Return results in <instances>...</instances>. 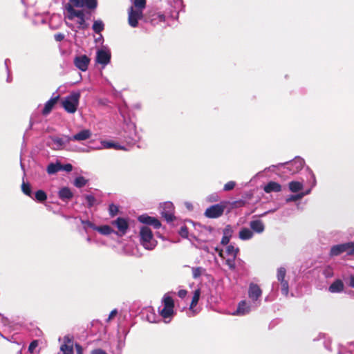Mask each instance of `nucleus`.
<instances>
[{
  "instance_id": "14",
  "label": "nucleus",
  "mask_w": 354,
  "mask_h": 354,
  "mask_svg": "<svg viewBox=\"0 0 354 354\" xmlns=\"http://www.w3.org/2000/svg\"><path fill=\"white\" fill-rule=\"evenodd\" d=\"M201 295L200 289H196L194 292V295L192 297V302L190 304V306L189 310L187 312V315L189 317H193L198 313V310L194 309V307L197 305L199 298Z\"/></svg>"
},
{
  "instance_id": "11",
  "label": "nucleus",
  "mask_w": 354,
  "mask_h": 354,
  "mask_svg": "<svg viewBox=\"0 0 354 354\" xmlns=\"http://www.w3.org/2000/svg\"><path fill=\"white\" fill-rule=\"evenodd\" d=\"M111 52L106 48H101L97 50L96 53V62L102 65L106 66L111 61Z\"/></svg>"
},
{
  "instance_id": "12",
  "label": "nucleus",
  "mask_w": 354,
  "mask_h": 354,
  "mask_svg": "<svg viewBox=\"0 0 354 354\" xmlns=\"http://www.w3.org/2000/svg\"><path fill=\"white\" fill-rule=\"evenodd\" d=\"M128 21L130 26L136 28L138 26V20L142 17V11L139 10H134L131 7L128 12Z\"/></svg>"
},
{
  "instance_id": "25",
  "label": "nucleus",
  "mask_w": 354,
  "mask_h": 354,
  "mask_svg": "<svg viewBox=\"0 0 354 354\" xmlns=\"http://www.w3.org/2000/svg\"><path fill=\"white\" fill-rule=\"evenodd\" d=\"M288 187L290 192H298L303 189L304 184L302 182L291 181L288 183Z\"/></svg>"
},
{
  "instance_id": "15",
  "label": "nucleus",
  "mask_w": 354,
  "mask_h": 354,
  "mask_svg": "<svg viewBox=\"0 0 354 354\" xmlns=\"http://www.w3.org/2000/svg\"><path fill=\"white\" fill-rule=\"evenodd\" d=\"M138 221L143 223L153 226L155 229H159L161 226V223L157 218L149 216L147 214L140 215L138 217Z\"/></svg>"
},
{
  "instance_id": "1",
  "label": "nucleus",
  "mask_w": 354,
  "mask_h": 354,
  "mask_svg": "<svg viewBox=\"0 0 354 354\" xmlns=\"http://www.w3.org/2000/svg\"><path fill=\"white\" fill-rule=\"evenodd\" d=\"M64 14L65 18L71 21L73 20L75 18H77V24L80 29L84 30L88 27L83 10H76L73 8L71 5L65 4L64 6Z\"/></svg>"
},
{
  "instance_id": "28",
  "label": "nucleus",
  "mask_w": 354,
  "mask_h": 354,
  "mask_svg": "<svg viewBox=\"0 0 354 354\" xmlns=\"http://www.w3.org/2000/svg\"><path fill=\"white\" fill-rule=\"evenodd\" d=\"M32 198L37 201V202L42 203L47 199V194L44 191L39 189L35 192L34 196H32Z\"/></svg>"
},
{
  "instance_id": "32",
  "label": "nucleus",
  "mask_w": 354,
  "mask_h": 354,
  "mask_svg": "<svg viewBox=\"0 0 354 354\" xmlns=\"http://www.w3.org/2000/svg\"><path fill=\"white\" fill-rule=\"evenodd\" d=\"M225 252L228 256L237 257V255L239 252V248H235L232 245H228L226 248Z\"/></svg>"
},
{
  "instance_id": "18",
  "label": "nucleus",
  "mask_w": 354,
  "mask_h": 354,
  "mask_svg": "<svg viewBox=\"0 0 354 354\" xmlns=\"http://www.w3.org/2000/svg\"><path fill=\"white\" fill-rule=\"evenodd\" d=\"M263 190L266 193L271 192H279L281 191V185L274 181H270L263 187Z\"/></svg>"
},
{
  "instance_id": "59",
  "label": "nucleus",
  "mask_w": 354,
  "mask_h": 354,
  "mask_svg": "<svg viewBox=\"0 0 354 354\" xmlns=\"http://www.w3.org/2000/svg\"><path fill=\"white\" fill-rule=\"evenodd\" d=\"M230 239H231L230 237L223 235L222 237L221 243L223 245H226L230 243Z\"/></svg>"
},
{
  "instance_id": "34",
  "label": "nucleus",
  "mask_w": 354,
  "mask_h": 354,
  "mask_svg": "<svg viewBox=\"0 0 354 354\" xmlns=\"http://www.w3.org/2000/svg\"><path fill=\"white\" fill-rule=\"evenodd\" d=\"M65 150L70 151H75V152H86L88 151V150H86L84 149H82L76 145L71 144V142H67L65 147Z\"/></svg>"
},
{
  "instance_id": "8",
  "label": "nucleus",
  "mask_w": 354,
  "mask_h": 354,
  "mask_svg": "<svg viewBox=\"0 0 354 354\" xmlns=\"http://www.w3.org/2000/svg\"><path fill=\"white\" fill-rule=\"evenodd\" d=\"M257 308L253 307V304L251 301L242 300L238 304L237 308L234 313H232V315L243 316L250 313L252 310H255Z\"/></svg>"
},
{
  "instance_id": "37",
  "label": "nucleus",
  "mask_w": 354,
  "mask_h": 354,
  "mask_svg": "<svg viewBox=\"0 0 354 354\" xmlns=\"http://www.w3.org/2000/svg\"><path fill=\"white\" fill-rule=\"evenodd\" d=\"M97 6V0H84V7L95 10Z\"/></svg>"
},
{
  "instance_id": "33",
  "label": "nucleus",
  "mask_w": 354,
  "mask_h": 354,
  "mask_svg": "<svg viewBox=\"0 0 354 354\" xmlns=\"http://www.w3.org/2000/svg\"><path fill=\"white\" fill-rule=\"evenodd\" d=\"M344 253L348 255H354V241L344 243Z\"/></svg>"
},
{
  "instance_id": "44",
  "label": "nucleus",
  "mask_w": 354,
  "mask_h": 354,
  "mask_svg": "<svg viewBox=\"0 0 354 354\" xmlns=\"http://www.w3.org/2000/svg\"><path fill=\"white\" fill-rule=\"evenodd\" d=\"M162 302L164 304V306L171 307V308L174 307V300L169 296L165 295L163 297V299H162Z\"/></svg>"
},
{
  "instance_id": "24",
  "label": "nucleus",
  "mask_w": 354,
  "mask_h": 354,
  "mask_svg": "<svg viewBox=\"0 0 354 354\" xmlns=\"http://www.w3.org/2000/svg\"><path fill=\"white\" fill-rule=\"evenodd\" d=\"M61 171V163L56 162L55 163H50L46 168V171L48 174L52 175Z\"/></svg>"
},
{
  "instance_id": "50",
  "label": "nucleus",
  "mask_w": 354,
  "mask_h": 354,
  "mask_svg": "<svg viewBox=\"0 0 354 354\" xmlns=\"http://www.w3.org/2000/svg\"><path fill=\"white\" fill-rule=\"evenodd\" d=\"M233 234V230L230 225H227L223 230V234L226 236L232 237Z\"/></svg>"
},
{
  "instance_id": "22",
  "label": "nucleus",
  "mask_w": 354,
  "mask_h": 354,
  "mask_svg": "<svg viewBox=\"0 0 354 354\" xmlns=\"http://www.w3.org/2000/svg\"><path fill=\"white\" fill-rule=\"evenodd\" d=\"M253 232L247 227H243L239 233V239L243 241L250 240L253 237Z\"/></svg>"
},
{
  "instance_id": "61",
  "label": "nucleus",
  "mask_w": 354,
  "mask_h": 354,
  "mask_svg": "<svg viewBox=\"0 0 354 354\" xmlns=\"http://www.w3.org/2000/svg\"><path fill=\"white\" fill-rule=\"evenodd\" d=\"M91 354H108L102 348H96L92 351Z\"/></svg>"
},
{
  "instance_id": "6",
  "label": "nucleus",
  "mask_w": 354,
  "mask_h": 354,
  "mask_svg": "<svg viewBox=\"0 0 354 354\" xmlns=\"http://www.w3.org/2000/svg\"><path fill=\"white\" fill-rule=\"evenodd\" d=\"M225 207V203H217L207 208L204 214L207 218H218L223 214Z\"/></svg>"
},
{
  "instance_id": "43",
  "label": "nucleus",
  "mask_w": 354,
  "mask_h": 354,
  "mask_svg": "<svg viewBox=\"0 0 354 354\" xmlns=\"http://www.w3.org/2000/svg\"><path fill=\"white\" fill-rule=\"evenodd\" d=\"M304 197V194H301L300 192L294 194V195H290L286 198V203H290L292 201H297L299 200H301Z\"/></svg>"
},
{
  "instance_id": "56",
  "label": "nucleus",
  "mask_w": 354,
  "mask_h": 354,
  "mask_svg": "<svg viewBox=\"0 0 354 354\" xmlns=\"http://www.w3.org/2000/svg\"><path fill=\"white\" fill-rule=\"evenodd\" d=\"M38 346V342L37 340H33L28 346V351L31 353H32L36 348V347Z\"/></svg>"
},
{
  "instance_id": "35",
  "label": "nucleus",
  "mask_w": 354,
  "mask_h": 354,
  "mask_svg": "<svg viewBox=\"0 0 354 354\" xmlns=\"http://www.w3.org/2000/svg\"><path fill=\"white\" fill-rule=\"evenodd\" d=\"M80 221L81 223L82 224L84 230H85L86 232H87L88 228H91V229L95 230L96 225L94 223H93L92 222H91L90 221L84 220V219H82L81 218H80Z\"/></svg>"
},
{
  "instance_id": "40",
  "label": "nucleus",
  "mask_w": 354,
  "mask_h": 354,
  "mask_svg": "<svg viewBox=\"0 0 354 354\" xmlns=\"http://www.w3.org/2000/svg\"><path fill=\"white\" fill-rule=\"evenodd\" d=\"M279 282L281 285V293L284 296L287 297L288 295V292H289L288 282L286 280L280 281Z\"/></svg>"
},
{
  "instance_id": "5",
  "label": "nucleus",
  "mask_w": 354,
  "mask_h": 354,
  "mask_svg": "<svg viewBox=\"0 0 354 354\" xmlns=\"http://www.w3.org/2000/svg\"><path fill=\"white\" fill-rule=\"evenodd\" d=\"M305 161L301 157H296L292 160L281 163L279 165H285L290 174L298 173L304 166Z\"/></svg>"
},
{
  "instance_id": "41",
  "label": "nucleus",
  "mask_w": 354,
  "mask_h": 354,
  "mask_svg": "<svg viewBox=\"0 0 354 354\" xmlns=\"http://www.w3.org/2000/svg\"><path fill=\"white\" fill-rule=\"evenodd\" d=\"M236 258L237 257H232L225 260V264L228 266L230 270H234L236 269Z\"/></svg>"
},
{
  "instance_id": "39",
  "label": "nucleus",
  "mask_w": 354,
  "mask_h": 354,
  "mask_svg": "<svg viewBox=\"0 0 354 354\" xmlns=\"http://www.w3.org/2000/svg\"><path fill=\"white\" fill-rule=\"evenodd\" d=\"M21 189L24 194L27 195L30 198H32V192L29 183H25L24 182L21 185Z\"/></svg>"
},
{
  "instance_id": "3",
  "label": "nucleus",
  "mask_w": 354,
  "mask_h": 354,
  "mask_svg": "<svg viewBox=\"0 0 354 354\" xmlns=\"http://www.w3.org/2000/svg\"><path fill=\"white\" fill-rule=\"evenodd\" d=\"M80 98V92H73L66 96L62 101V106L65 111L69 113H74L77 109Z\"/></svg>"
},
{
  "instance_id": "47",
  "label": "nucleus",
  "mask_w": 354,
  "mask_h": 354,
  "mask_svg": "<svg viewBox=\"0 0 354 354\" xmlns=\"http://www.w3.org/2000/svg\"><path fill=\"white\" fill-rule=\"evenodd\" d=\"M60 348L64 354H73V348L72 346L64 344L61 346Z\"/></svg>"
},
{
  "instance_id": "45",
  "label": "nucleus",
  "mask_w": 354,
  "mask_h": 354,
  "mask_svg": "<svg viewBox=\"0 0 354 354\" xmlns=\"http://www.w3.org/2000/svg\"><path fill=\"white\" fill-rule=\"evenodd\" d=\"M118 212H119V207L118 205H115L113 203H111L109 205V215L113 217V216L117 215Z\"/></svg>"
},
{
  "instance_id": "60",
  "label": "nucleus",
  "mask_w": 354,
  "mask_h": 354,
  "mask_svg": "<svg viewBox=\"0 0 354 354\" xmlns=\"http://www.w3.org/2000/svg\"><path fill=\"white\" fill-rule=\"evenodd\" d=\"M187 294V291L186 290H184V289H182V290H180L178 292V296L180 297V298H184L186 297Z\"/></svg>"
},
{
  "instance_id": "2",
  "label": "nucleus",
  "mask_w": 354,
  "mask_h": 354,
  "mask_svg": "<svg viewBox=\"0 0 354 354\" xmlns=\"http://www.w3.org/2000/svg\"><path fill=\"white\" fill-rule=\"evenodd\" d=\"M140 241L141 245L148 250H152L157 245L151 229L147 226H142L140 230Z\"/></svg>"
},
{
  "instance_id": "36",
  "label": "nucleus",
  "mask_w": 354,
  "mask_h": 354,
  "mask_svg": "<svg viewBox=\"0 0 354 354\" xmlns=\"http://www.w3.org/2000/svg\"><path fill=\"white\" fill-rule=\"evenodd\" d=\"M86 183H87V180L85 179L84 177L78 176V177L75 178L73 184L76 187L81 188V187H84L86 184Z\"/></svg>"
},
{
  "instance_id": "51",
  "label": "nucleus",
  "mask_w": 354,
  "mask_h": 354,
  "mask_svg": "<svg viewBox=\"0 0 354 354\" xmlns=\"http://www.w3.org/2000/svg\"><path fill=\"white\" fill-rule=\"evenodd\" d=\"M236 183L234 181H229L224 185L223 190L225 192L230 191L234 188Z\"/></svg>"
},
{
  "instance_id": "27",
  "label": "nucleus",
  "mask_w": 354,
  "mask_h": 354,
  "mask_svg": "<svg viewBox=\"0 0 354 354\" xmlns=\"http://www.w3.org/2000/svg\"><path fill=\"white\" fill-rule=\"evenodd\" d=\"M95 231L103 235H109L115 231L109 225L96 226Z\"/></svg>"
},
{
  "instance_id": "31",
  "label": "nucleus",
  "mask_w": 354,
  "mask_h": 354,
  "mask_svg": "<svg viewBox=\"0 0 354 354\" xmlns=\"http://www.w3.org/2000/svg\"><path fill=\"white\" fill-rule=\"evenodd\" d=\"M165 15L161 13H155L151 15V23L156 25L158 23L165 21Z\"/></svg>"
},
{
  "instance_id": "20",
  "label": "nucleus",
  "mask_w": 354,
  "mask_h": 354,
  "mask_svg": "<svg viewBox=\"0 0 354 354\" xmlns=\"http://www.w3.org/2000/svg\"><path fill=\"white\" fill-rule=\"evenodd\" d=\"M58 196L62 201H68L73 198V194L68 187H64L59 189Z\"/></svg>"
},
{
  "instance_id": "49",
  "label": "nucleus",
  "mask_w": 354,
  "mask_h": 354,
  "mask_svg": "<svg viewBox=\"0 0 354 354\" xmlns=\"http://www.w3.org/2000/svg\"><path fill=\"white\" fill-rule=\"evenodd\" d=\"M146 5L145 0H134V6L136 8V10H142L145 8Z\"/></svg>"
},
{
  "instance_id": "55",
  "label": "nucleus",
  "mask_w": 354,
  "mask_h": 354,
  "mask_svg": "<svg viewBox=\"0 0 354 354\" xmlns=\"http://www.w3.org/2000/svg\"><path fill=\"white\" fill-rule=\"evenodd\" d=\"M73 170V166L71 164L68 163L65 165L61 164V171H65L66 172H70Z\"/></svg>"
},
{
  "instance_id": "57",
  "label": "nucleus",
  "mask_w": 354,
  "mask_h": 354,
  "mask_svg": "<svg viewBox=\"0 0 354 354\" xmlns=\"http://www.w3.org/2000/svg\"><path fill=\"white\" fill-rule=\"evenodd\" d=\"M207 200L209 202H216L218 201V196L216 193L212 194L207 197Z\"/></svg>"
},
{
  "instance_id": "23",
  "label": "nucleus",
  "mask_w": 354,
  "mask_h": 354,
  "mask_svg": "<svg viewBox=\"0 0 354 354\" xmlns=\"http://www.w3.org/2000/svg\"><path fill=\"white\" fill-rule=\"evenodd\" d=\"M344 253L343 243L334 245L330 248L329 255L330 257H337Z\"/></svg>"
},
{
  "instance_id": "9",
  "label": "nucleus",
  "mask_w": 354,
  "mask_h": 354,
  "mask_svg": "<svg viewBox=\"0 0 354 354\" xmlns=\"http://www.w3.org/2000/svg\"><path fill=\"white\" fill-rule=\"evenodd\" d=\"M160 209L162 216L165 218L167 222L172 221L174 218V207L173 203L169 201L165 202L160 205Z\"/></svg>"
},
{
  "instance_id": "17",
  "label": "nucleus",
  "mask_w": 354,
  "mask_h": 354,
  "mask_svg": "<svg viewBox=\"0 0 354 354\" xmlns=\"http://www.w3.org/2000/svg\"><path fill=\"white\" fill-rule=\"evenodd\" d=\"M250 230L253 232V234L257 233V234H261L265 230V225L264 223L261 220L257 219L253 220L250 222Z\"/></svg>"
},
{
  "instance_id": "16",
  "label": "nucleus",
  "mask_w": 354,
  "mask_h": 354,
  "mask_svg": "<svg viewBox=\"0 0 354 354\" xmlns=\"http://www.w3.org/2000/svg\"><path fill=\"white\" fill-rule=\"evenodd\" d=\"M92 136V133L89 129H83L78 133L70 136L71 141H84L89 139Z\"/></svg>"
},
{
  "instance_id": "46",
  "label": "nucleus",
  "mask_w": 354,
  "mask_h": 354,
  "mask_svg": "<svg viewBox=\"0 0 354 354\" xmlns=\"http://www.w3.org/2000/svg\"><path fill=\"white\" fill-rule=\"evenodd\" d=\"M66 4H70L75 8H84V0H69V2Z\"/></svg>"
},
{
  "instance_id": "62",
  "label": "nucleus",
  "mask_w": 354,
  "mask_h": 354,
  "mask_svg": "<svg viewBox=\"0 0 354 354\" xmlns=\"http://www.w3.org/2000/svg\"><path fill=\"white\" fill-rule=\"evenodd\" d=\"M118 313L117 309H113L109 314V317L106 319V322H109L115 315Z\"/></svg>"
},
{
  "instance_id": "13",
  "label": "nucleus",
  "mask_w": 354,
  "mask_h": 354,
  "mask_svg": "<svg viewBox=\"0 0 354 354\" xmlns=\"http://www.w3.org/2000/svg\"><path fill=\"white\" fill-rule=\"evenodd\" d=\"M89 62V58L85 55L76 56L74 59L75 66L82 71H86L88 69Z\"/></svg>"
},
{
  "instance_id": "4",
  "label": "nucleus",
  "mask_w": 354,
  "mask_h": 354,
  "mask_svg": "<svg viewBox=\"0 0 354 354\" xmlns=\"http://www.w3.org/2000/svg\"><path fill=\"white\" fill-rule=\"evenodd\" d=\"M248 295L250 301L253 304V307L258 308L261 305L262 295L261 288L257 284L251 283L249 285Z\"/></svg>"
},
{
  "instance_id": "52",
  "label": "nucleus",
  "mask_w": 354,
  "mask_h": 354,
  "mask_svg": "<svg viewBox=\"0 0 354 354\" xmlns=\"http://www.w3.org/2000/svg\"><path fill=\"white\" fill-rule=\"evenodd\" d=\"M307 170L308 171L309 174L310 176V179L309 180V181L311 183V187H310L313 188L317 184L316 178H315V174H314V173L313 172L312 170H310L309 168H307Z\"/></svg>"
},
{
  "instance_id": "38",
  "label": "nucleus",
  "mask_w": 354,
  "mask_h": 354,
  "mask_svg": "<svg viewBox=\"0 0 354 354\" xmlns=\"http://www.w3.org/2000/svg\"><path fill=\"white\" fill-rule=\"evenodd\" d=\"M192 277L194 279L199 278L202 273L205 271V269L202 267H193L192 268Z\"/></svg>"
},
{
  "instance_id": "63",
  "label": "nucleus",
  "mask_w": 354,
  "mask_h": 354,
  "mask_svg": "<svg viewBox=\"0 0 354 354\" xmlns=\"http://www.w3.org/2000/svg\"><path fill=\"white\" fill-rule=\"evenodd\" d=\"M214 251L218 252L219 257H221V258H224L223 257V250L222 249H221L220 248L218 247H215L214 248Z\"/></svg>"
},
{
  "instance_id": "26",
  "label": "nucleus",
  "mask_w": 354,
  "mask_h": 354,
  "mask_svg": "<svg viewBox=\"0 0 354 354\" xmlns=\"http://www.w3.org/2000/svg\"><path fill=\"white\" fill-rule=\"evenodd\" d=\"M93 30L99 34L104 29V24L101 19L95 20L92 26Z\"/></svg>"
},
{
  "instance_id": "19",
  "label": "nucleus",
  "mask_w": 354,
  "mask_h": 354,
  "mask_svg": "<svg viewBox=\"0 0 354 354\" xmlns=\"http://www.w3.org/2000/svg\"><path fill=\"white\" fill-rule=\"evenodd\" d=\"M344 283L340 279H336L328 287V291L331 293H339L344 290Z\"/></svg>"
},
{
  "instance_id": "64",
  "label": "nucleus",
  "mask_w": 354,
  "mask_h": 354,
  "mask_svg": "<svg viewBox=\"0 0 354 354\" xmlns=\"http://www.w3.org/2000/svg\"><path fill=\"white\" fill-rule=\"evenodd\" d=\"M349 286L354 288V275H351L349 278Z\"/></svg>"
},
{
  "instance_id": "53",
  "label": "nucleus",
  "mask_w": 354,
  "mask_h": 354,
  "mask_svg": "<svg viewBox=\"0 0 354 354\" xmlns=\"http://www.w3.org/2000/svg\"><path fill=\"white\" fill-rule=\"evenodd\" d=\"M323 274L326 278H330L333 276V270L330 267L325 268L323 270Z\"/></svg>"
},
{
  "instance_id": "30",
  "label": "nucleus",
  "mask_w": 354,
  "mask_h": 354,
  "mask_svg": "<svg viewBox=\"0 0 354 354\" xmlns=\"http://www.w3.org/2000/svg\"><path fill=\"white\" fill-rule=\"evenodd\" d=\"M160 315L165 318H170L174 314V308L164 306L162 309L160 310Z\"/></svg>"
},
{
  "instance_id": "10",
  "label": "nucleus",
  "mask_w": 354,
  "mask_h": 354,
  "mask_svg": "<svg viewBox=\"0 0 354 354\" xmlns=\"http://www.w3.org/2000/svg\"><path fill=\"white\" fill-rule=\"evenodd\" d=\"M112 225L118 228V232L115 231L118 236H123L127 232L129 229L128 221L122 217H118L116 220L112 221Z\"/></svg>"
},
{
  "instance_id": "58",
  "label": "nucleus",
  "mask_w": 354,
  "mask_h": 354,
  "mask_svg": "<svg viewBox=\"0 0 354 354\" xmlns=\"http://www.w3.org/2000/svg\"><path fill=\"white\" fill-rule=\"evenodd\" d=\"M65 36L63 33L58 32L54 35L56 41H61L64 39Z\"/></svg>"
},
{
  "instance_id": "42",
  "label": "nucleus",
  "mask_w": 354,
  "mask_h": 354,
  "mask_svg": "<svg viewBox=\"0 0 354 354\" xmlns=\"http://www.w3.org/2000/svg\"><path fill=\"white\" fill-rule=\"evenodd\" d=\"M84 197H85V200L87 203V207L88 208L92 207L96 203V199L93 195L88 194V195H86Z\"/></svg>"
},
{
  "instance_id": "48",
  "label": "nucleus",
  "mask_w": 354,
  "mask_h": 354,
  "mask_svg": "<svg viewBox=\"0 0 354 354\" xmlns=\"http://www.w3.org/2000/svg\"><path fill=\"white\" fill-rule=\"evenodd\" d=\"M286 273V271L284 268H278L277 277L279 281L285 280Z\"/></svg>"
},
{
  "instance_id": "29",
  "label": "nucleus",
  "mask_w": 354,
  "mask_h": 354,
  "mask_svg": "<svg viewBox=\"0 0 354 354\" xmlns=\"http://www.w3.org/2000/svg\"><path fill=\"white\" fill-rule=\"evenodd\" d=\"M102 145L105 149H122L125 150V147L124 146H122L119 144L112 142H108V141H102Z\"/></svg>"
},
{
  "instance_id": "21",
  "label": "nucleus",
  "mask_w": 354,
  "mask_h": 354,
  "mask_svg": "<svg viewBox=\"0 0 354 354\" xmlns=\"http://www.w3.org/2000/svg\"><path fill=\"white\" fill-rule=\"evenodd\" d=\"M59 95L55 97H52L50 100H48L44 105V108L42 111V113L44 115H48L51 110L53 109L54 105L56 104L57 100L59 99Z\"/></svg>"
},
{
  "instance_id": "54",
  "label": "nucleus",
  "mask_w": 354,
  "mask_h": 354,
  "mask_svg": "<svg viewBox=\"0 0 354 354\" xmlns=\"http://www.w3.org/2000/svg\"><path fill=\"white\" fill-rule=\"evenodd\" d=\"M188 234L187 227L186 226H182L180 229L179 234L183 238H187L188 236Z\"/></svg>"
},
{
  "instance_id": "7",
  "label": "nucleus",
  "mask_w": 354,
  "mask_h": 354,
  "mask_svg": "<svg viewBox=\"0 0 354 354\" xmlns=\"http://www.w3.org/2000/svg\"><path fill=\"white\" fill-rule=\"evenodd\" d=\"M50 138L52 143L49 144V146L55 150L64 149L67 142H71L70 136L66 135H63L62 137L51 136Z\"/></svg>"
}]
</instances>
